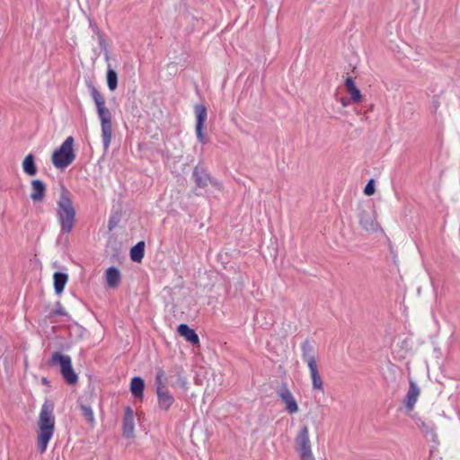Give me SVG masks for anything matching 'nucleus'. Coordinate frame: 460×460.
I'll list each match as a JSON object with an SVG mask.
<instances>
[{"instance_id":"8","label":"nucleus","mask_w":460,"mask_h":460,"mask_svg":"<svg viewBox=\"0 0 460 460\" xmlns=\"http://www.w3.org/2000/svg\"><path fill=\"white\" fill-rule=\"evenodd\" d=\"M192 178L196 183V186L199 188H205L208 184H211L215 187L219 186L217 181L213 179L208 171L200 164L196 165L193 169Z\"/></svg>"},{"instance_id":"23","label":"nucleus","mask_w":460,"mask_h":460,"mask_svg":"<svg viewBox=\"0 0 460 460\" xmlns=\"http://www.w3.org/2000/svg\"><path fill=\"white\" fill-rule=\"evenodd\" d=\"M421 429L425 434V437L433 442L436 446L439 444L438 438L436 429L433 426H430L425 422L421 423Z\"/></svg>"},{"instance_id":"25","label":"nucleus","mask_w":460,"mask_h":460,"mask_svg":"<svg viewBox=\"0 0 460 460\" xmlns=\"http://www.w3.org/2000/svg\"><path fill=\"white\" fill-rule=\"evenodd\" d=\"M167 378L165 373L162 368H157L155 385L156 391L166 388Z\"/></svg>"},{"instance_id":"11","label":"nucleus","mask_w":460,"mask_h":460,"mask_svg":"<svg viewBox=\"0 0 460 460\" xmlns=\"http://www.w3.org/2000/svg\"><path fill=\"white\" fill-rule=\"evenodd\" d=\"M122 435L126 438H132L135 436L134 411L129 406L125 409L122 420Z\"/></svg>"},{"instance_id":"12","label":"nucleus","mask_w":460,"mask_h":460,"mask_svg":"<svg viewBox=\"0 0 460 460\" xmlns=\"http://www.w3.org/2000/svg\"><path fill=\"white\" fill-rule=\"evenodd\" d=\"M358 217L361 227L366 231L375 232L377 229V223L373 217L372 211L362 209L358 214Z\"/></svg>"},{"instance_id":"9","label":"nucleus","mask_w":460,"mask_h":460,"mask_svg":"<svg viewBox=\"0 0 460 460\" xmlns=\"http://www.w3.org/2000/svg\"><path fill=\"white\" fill-rule=\"evenodd\" d=\"M277 394L279 397L282 400V402L286 404V410L290 414H294L298 411V405L296 403V401L294 398L292 393L288 389L286 383H282L279 385Z\"/></svg>"},{"instance_id":"6","label":"nucleus","mask_w":460,"mask_h":460,"mask_svg":"<svg viewBox=\"0 0 460 460\" xmlns=\"http://www.w3.org/2000/svg\"><path fill=\"white\" fill-rule=\"evenodd\" d=\"M48 365L50 367L59 366L61 375L68 385H74L77 382L78 376L74 371L72 360L69 356L56 351L52 354Z\"/></svg>"},{"instance_id":"3","label":"nucleus","mask_w":460,"mask_h":460,"mask_svg":"<svg viewBox=\"0 0 460 460\" xmlns=\"http://www.w3.org/2000/svg\"><path fill=\"white\" fill-rule=\"evenodd\" d=\"M91 96L96 105L98 116L102 126V137L104 152L110 148L112 138L111 113L105 107V99L102 94L93 85H90Z\"/></svg>"},{"instance_id":"18","label":"nucleus","mask_w":460,"mask_h":460,"mask_svg":"<svg viewBox=\"0 0 460 460\" xmlns=\"http://www.w3.org/2000/svg\"><path fill=\"white\" fill-rule=\"evenodd\" d=\"M145 381L140 376H134L130 382V392L135 398L142 399L144 396Z\"/></svg>"},{"instance_id":"1","label":"nucleus","mask_w":460,"mask_h":460,"mask_svg":"<svg viewBox=\"0 0 460 460\" xmlns=\"http://www.w3.org/2000/svg\"><path fill=\"white\" fill-rule=\"evenodd\" d=\"M53 411V402L46 400L41 406L38 420L37 446L41 454L47 450L48 444L54 433L55 416Z\"/></svg>"},{"instance_id":"27","label":"nucleus","mask_w":460,"mask_h":460,"mask_svg":"<svg viewBox=\"0 0 460 460\" xmlns=\"http://www.w3.org/2000/svg\"><path fill=\"white\" fill-rule=\"evenodd\" d=\"M98 40H99V46H100L102 51L103 52L105 58L108 60L109 59V50H108V44L106 42L104 35H100Z\"/></svg>"},{"instance_id":"7","label":"nucleus","mask_w":460,"mask_h":460,"mask_svg":"<svg viewBox=\"0 0 460 460\" xmlns=\"http://www.w3.org/2000/svg\"><path fill=\"white\" fill-rule=\"evenodd\" d=\"M295 446L302 460H314L311 451L309 429L306 425L302 427L300 432L295 438Z\"/></svg>"},{"instance_id":"19","label":"nucleus","mask_w":460,"mask_h":460,"mask_svg":"<svg viewBox=\"0 0 460 460\" xmlns=\"http://www.w3.org/2000/svg\"><path fill=\"white\" fill-rule=\"evenodd\" d=\"M344 84L350 95L351 101L355 103L360 102L362 100V95L360 91L356 87L354 80L351 77H347Z\"/></svg>"},{"instance_id":"2","label":"nucleus","mask_w":460,"mask_h":460,"mask_svg":"<svg viewBox=\"0 0 460 460\" xmlns=\"http://www.w3.org/2000/svg\"><path fill=\"white\" fill-rule=\"evenodd\" d=\"M75 209L74 208L71 192L64 184H60L59 198L57 201V217L61 226L62 233H70L75 220Z\"/></svg>"},{"instance_id":"30","label":"nucleus","mask_w":460,"mask_h":460,"mask_svg":"<svg viewBox=\"0 0 460 460\" xmlns=\"http://www.w3.org/2000/svg\"><path fill=\"white\" fill-rule=\"evenodd\" d=\"M429 460H442V458L438 456V450L436 446L431 447L429 450Z\"/></svg>"},{"instance_id":"29","label":"nucleus","mask_w":460,"mask_h":460,"mask_svg":"<svg viewBox=\"0 0 460 460\" xmlns=\"http://www.w3.org/2000/svg\"><path fill=\"white\" fill-rule=\"evenodd\" d=\"M57 315H66V312L63 309V307L61 306V304L59 302L57 303V308L53 309L49 313L50 317L57 316Z\"/></svg>"},{"instance_id":"10","label":"nucleus","mask_w":460,"mask_h":460,"mask_svg":"<svg viewBox=\"0 0 460 460\" xmlns=\"http://www.w3.org/2000/svg\"><path fill=\"white\" fill-rule=\"evenodd\" d=\"M194 111L196 115V134L198 140L205 144L207 143V139L205 136L203 135V127L204 123L207 120L208 117V111L207 108L203 104H196L194 106Z\"/></svg>"},{"instance_id":"34","label":"nucleus","mask_w":460,"mask_h":460,"mask_svg":"<svg viewBox=\"0 0 460 460\" xmlns=\"http://www.w3.org/2000/svg\"><path fill=\"white\" fill-rule=\"evenodd\" d=\"M42 383L47 384V383H48L47 379H46V378H43V379H42Z\"/></svg>"},{"instance_id":"31","label":"nucleus","mask_w":460,"mask_h":460,"mask_svg":"<svg viewBox=\"0 0 460 460\" xmlns=\"http://www.w3.org/2000/svg\"><path fill=\"white\" fill-rule=\"evenodd\" d=\"M93 32L98 36V38L100 37V35H103L100 30L98 29V27L95 25V24H93L92 22L90 23Z\"/></svg>"},{"instance_id":"14","label":"nucleus","mask_w":460,"mask_h":460,"mask_svg":"<svg viewBox=\"0 0 460 460\" xmlns=\"http://www.w3.org/2000/svg\"><path fill=\"white\" fill-rule=\"evenodd\" d=\"M156 394L159 408L167 411L174 402L173 396L169 393L167 388L156 391Z\"/></svg>"},{"instance_id":"15","label":"nucleus","mask_w":460,"mask_h":460,"mask_svg":"<svg viewBox=\"0 0 460 460\" xmlns=\"http://www.w3.org/2000/svg\"><path fill=\"white\" fill-rule=\"evenodd\" d=\"M46 191V185L40 180H33L31 181V193L30 198L34 202H40L43 200Z\"/></svg>"},{"instance_id":"20","label":"nucleus","mask_w":460,"mask_h":460,"mask_svg":"<svg viewBox=\"0 0 460 460\" xmlns=\"http://www.w3.org/2000/svg\"><path fill=\"white\" fill-rule=\"evenodd\" d=\"M54 279V289L57 294H61L65 288L66 284L68 280L67 274L60 271H57L53 275Z\"/></svg>"},{"instance_id":"26","label":"nucleus","mask_w":460,"mask_h":460,"mask_svg":"<svg viewBox=\"0 0 460 460\" xmlns=\"http://www.w3.org/2000/svg\"><path fill=\"white\" fill-rule=\"evenodd\" d=\"M82 415L87 420V421L93 425L94 423V416L93 410L90 406L81 405Z\"/></svg>"},{"instance_id":"16","label":"nucleus","mask_w":460,"mask_h":460,"mask_svg":"<svg viewBox=\"0 0 460 460\" xmlns=\"http://www.w3.org/2000/svg\"><path fill=\"white\" fill-rule=\"evenodd\" d=\"M178 332L181 336L184 337L187 341L192 345H196L199 342V338L195 331L189 327L186 323H181L178 326Z\"/></svg>"},{"instance_id":"33","label":"nucleus","mask_w":460,"mask_h":460,"mask_svg":"<svg viewBox=\"0 0 460 460\" xmlns=\"http://www.w3.org/2000/svg\"><path fill=\"white\" fill-rule=\"evenodd\" d=\"M113 224H114V221H112V219H111V220L109 221V228H110V230H111V229L114 227V225H113Z\"/></svg>"},{"instance_id":"24","label":"nucleus","mask_w":460,"mask_h":460,"mask_svg":"<svg viewBox=\"0 0 460 460\" xmlns=\"http://www.w3.org/2000/svg\"><path fill=\"white\" fill-rule=\"evenodd\" d=\"M107 84L111 91H114L118 86V75L117 72L112 68H108L107 75Z\"/></svg>"},{"instance_id":"17","label":"nucleus","mask_w":460,"mask_h":460,"mask_svg":"<svg viewBox=\"0 0 460 460\" xmlns=\"http://www.w3.org/2000/svg\"><path fill=\"white\" fill-rule=\"evenodd\" d=\"M105 279L107 285L111 288H115L119 286L120 282V271L116 267H110L106 270Z\"/></svg>"},{"instance_id":"28","label":"nucleus","mask_w":460,"mask_h":460,"mask_svg":"<svg viewBox=\"0 0 460 460\" xmlns=\"http://www.w3.org/2000/svg\"><path fill=\"white\" fill-rule=\"evenodd\" d=\"M375 181L373 179L369 180L367 185L364 188V193L367 196H371L375 193Z\"/></svg>"},{"instance_id":"21","label":"nucleus","mask_w":460,"mask_h":460,"mask_svg":"<svg viewBox=\"0 0 460 460\" xmlns=\"http://www.w3.org/2000/svg\"><path fill=\"white\" fill-rule=\"evenodd\" d=\"M22 170L29 176H34L37 173L35 157L32 154L27 155L23 159Z\"/></svg>"},{"instance_id":"32","label":"nucleus","mask_w":460,"mask_h":460,"mask_svg":"<svg viewBox=\"0 0 460 460\" xmlns=\"http://www.w3.org/2000/svg\"><path fill=\"white\" fill-rule=\"evenodd\" d=\"M349 102H350V101H349V99L344 98V97H342V98L341 99V104H342V106H343V107H347V106H349Z\"/></svg>"},{"instance_id":"5","label":"nucleus","mask_w":460,"mask_h":460,"mask_svg":"<svg viewBox=\"0 0 460 460\" xmlns=\"http://www.w3.org/2000/svg\"><path fill=\"white\" fill-rule=\"evenodd\" d=\"M74 138L68 137L62 145L56 149L51 156L53 165L58 169H64L69 166L75 160Z\"/></svg>"},{"instance_id":"13","label":"nucleus","mask_w":460,"mask_h":460,"mask_svg":"<svg viewBox=\"0 0 460 460\" xmlns=\"http://www.w3.org/2000/svg\"><path fill=\"white\" fill-rule=\"evenodd\" d=\"M420 394V387L414 381L410 380L409 389L404 400V405L409 411H411L414 408Z\"/></svg>"},{"instance_id":"22","label":"nucleus","mask_w":460,"mask_h":460,"mask_svg":"<svg viewBox=\"0 0 460 460\" xmlns=\"http://www.w3.org/2000/svg\"><path fill=\"white\" fill-rule=\"evenodd\" d=\"M130 259L134 262H140L145 254V242L140 241L130 249Z\"/></svg>"},{"instance_id":"4","label":"nucleus","mask_w":460,"mask_h":460,"mask_svg":"<svg viewBox=\"0 0 460 460\" xmlns=\"http://www.w3.org/2000/svg\"><path fill=\"white\" fill-rule=\"evenodd\" d=\"M302 358L307 364L312 378V386L314 390L323 392V382L318 371L316 362V349L309 341L305 340L301 344Z\"/></svg>"}]
</instances>
